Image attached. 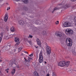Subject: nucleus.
Segmentation results:
<instances>
[{"label": "nucleus", "instance_id": "obj_1", "mask_svg": "<svg viewBox=\"0 0 76 76\" xmlns=\"http://www.w3.org/2000/svg\"><path fill=\"white\" fill-rule=\"evenodd\" d=\"M66 43L68 46H72L73 44L72 40L70 38H67L66 39Z\"/></svg>", "mask_w": 76, "mask_h": 76}, {"label": "nucleus", "instance_id": "obj_2", "mask_svg": "<svg viewBox=\"0 0 76 76\" xmlns=\"http://www.w3.org/2000/svg\"><path fill=\"white\" fill-rule=\"evenodd\" d=\"M39 63H41L43 61V56H42V51H40L39 56Z\"/></svg>", "mask_w": 76, "mask_h": 76}, {"label": "nucleus", "instance_id": "obj_3", "mask_svg": "<svg viewBox=\"0 0 76 76\" xmlns=\"http://www.w3.org/2000/svg\"><path fill=\"white\" fill-rule=\"evenodd\" d=\"M58 65L59 66H60V67H63L65 66H66L65 61H61L58 63Z\"/></svg>", "mask_w": 76, "mask_h": 76}, {"label": "nucleus", "instance_id": "obj_4", "mask_svg": "<svg viewBox=\"0 0 76 76\" xmlns=\"http://www.w3.org/2000/svg\"><path fill=\"white\" fill-rule=\"evenodd\" d=\"M63 25L64 27H70L72 26V24L67 22H65Z\"/></svg>", "mask_w": 76, "mask_h": 76}, {"label": "nucleus", "instance_id": "obj_5", "mask_svg": "<svg viewBox=\"0 0 76 76\" xmlns=\"http://www.w3.org/2000/svg\"><path fill=\"white\" fill-rule=\"evenodd\" d=\"M16 61L15 60H11L10 61V65L11 66H12V65H14L15 66H16Z\"/></svg>", "mask_w": 76, "mask_h": 76}, {"label": "nucleus", "instance_id": "obj_6", "mask_svg": "<svg viewBox=\"0 0 76 76\" xmlns=\"http://www.w3.org/2000/svg\"><path fill=\"white\" fill-rule=\"evenodd\" d=\"M66 33L67 35H69L72 34V30L70 28H67L66 30Z\"/></svg>", "mask_w": 76, "mask_h": 76}, {"label": "nucleus", "instance_id": "obj_7", "mask_svg": "<svg viewBox=\"0 0 76 76\" xmlns=\"http://www.w3.org/2000/svg\"><path fill=\"white\" fill-rule=\"evenodd\" d=\"M55 34L57 37H61L62 36V33L60 31H56L55 32Z\"/></svg>", "mask_w": 76, "mask_h": 76}, {"label": "nucleus", "instance_id": "obj_8", "mask_svg": "<svg viewBox=\"0 0 76 76\" xmlns=\"http://www.w3.org/2000/svg\"><path fill=\"white\" fill-rule=\"evenodd\" d=\"M14 53L15 54H16L18 52H17V49H14L13 51H12V50L11 49L10 50V51H9V53H10V54H12L13 53Z\"/></svg>", "mask_w": 76, "mask_h": 76}, {"label": "nucleus", "instance_id": "obj_9", "mask_svg": "<svg viewBox=\"0 0 76 76\" xmlns=\"http://www.w3.org/2000/svg\"><path fill=\"white\" fill-rule=\"evenodd\" d=\"M36 41L37 42V44L39 46L41 47V42H40V41L38 39V38L36 40Z\"/></svg>", "mask_w": 76, "mask_h": 76}, {"label": "nucleus", "instance_id": "obj_10", "mask_svg": "<svg viewBox=\"0 0 76 76\" xmlns=\"http://www.w3.org/2000/svg\"><path fill=\"white\" fill-rule=\"evenodd\" d=\"M19 24L20 25H24L25 24V23L24 21L22 20H20L18 21Z\"/></svg>", "mask_w": 76, "mask_h": 76}, {"label": "nucleus", "instance_id": "obj_11", "mask_svg": "<svg viewBox=\"0 0 76 76\" xmlns=\"http://www.w3.org/2000/svg\"><path fill=\"white\" fill-rule=\"evenodd\" d=\"M7 19H8V16L6 15H5V17L4 18V20L5 22H7Z\"/></svg>", "mask_w": 76, "mask_h": 76}, {"label": "nucleus", "instance_id": "obj_12", "mask_svg": "<svg viewBox=\"0 0 76 76\" xmlns=\"http://www.w3.org/2000/svg\"><path fill=\"white\" fill-rule=\"evenodd\" d=\"M15 42H20L19 41V39L18 37L15 38Z\"/></svg>", "mask_w": 76, "mask_h": 76}, {"label": "nucleus", "instance_id": "obj_13", "mask_svg": "<svg viewBox=\"0 0 76 76\" xmlns=\"http://www.w3.org/2000/svg\"><path fill=\"white\" fill-rule=\"evenodd\" d=\"M34 76H39V74H38V73L36 72H34Z\"/></svg>", "mask_w": 76, "mask_h": 76}, {"label": "nucleus", "instance_id": "obj_14", "mask_svg": "<svg viewBox=\"0 0 76 76\" xmlns=\"http://www.w3.org/2000/svg\"><path fill=\"white\" fill-rule=\"evenodd\" d=\"M70 62L69 61H67L66 62L65 61V66H68V65H69V64L70 63Z\"/></svg>", "mask_w": 76, "mask_h": 76}, {"label": "nucleus", "instance_id": "obj_15", "mask_svg": "<svg viewBox=\"0 0 76 76\" xmlns=\"http://www.w3.org/2000/svg\"><path fill=\"white\" fill-rule=\"evenodd\" d=\"M15 69H12V72H11V74L12 75H14V74H15Z\"/></svg>", "mask_w": 76, "mask_h": 76}, {"label": "nucleus", "instance_id": "obj_16", "mask_svg": "<svg viewBox=\"0 0 76 76\" xmlns=\"http://www.w3.org/2000/svg\"><path fill=\"white\" fill-rule=\"evenodd\" d=\"M47 55H50L51 53V50H47Z\"/></svg>", "mask_w": 76, "mask_h": 76}, {"label": "nucleus", "instance_id": "obj_17", "mask_svg": "<svg viewBox=\"0 0 76 76\" xmlns=\"http://www.w3.org/2000/svg\"><path fill=\"white\" fill-rule=\"evenodd\" d=\"M22 1L26 4H27L28 3V0H22Z\"/></svg>", "mask_w": 76, "mask_h": 76}, {"label": "nucleus", "instance_id": "obj_18", "mask_svg": "<svg viewBox=\"0 0 76 76\" xmlns=\"http://www.w3.org/2000/svg\"><path fill=\"white\" fill-rule=\"evenodd\" d=\"M46 50H51V48L50 46H48L46 47Z\"/></svg>", "mask_w": 76, "mask_h": 76}, {"label": "nucleus", "instance_id": "obj_19", "mask_svg": "<svg viewBox=\"0 0 76 76\" xmlns=\"http://www.w3.org/2000/svg\"><path fill=\"white\" fill-rule=\"evenodd\" d=\"M11 31L12 32H14L15 31V28L13 27H12L11 28Z\"/></svg>", "mask_w": 76, "mask_h": 76}, {"label": "nucleus", "instance_id": "obj_20", "mask_svg": "<svg viewBox=\"0 0 76 76\" xmlns=\"http://www.w3.org/2000/svg\"><path fill=\"white\" fill-rule=\"evenodd\" d=\"M42 34L43 35H47V33L45 31H44L42 32Z\"/></svg>", "mask_w": 76, "mask_h": 76}, {"label": "nucleus", "instance_id": "obj_21", "mask_svg": "<svg viewBox=\"0 0 76 76\" xmlns=\"http://www.w3.org/2000/svg\"><path fill=\"white\" fill-rule=\"evenodd\" d=\"M58 9H58V8L57 7H55L53 10V11L52 12V13H53V12H54L56 10H58Z\"/></svg>", "mask_w": 76, "mask_h": 76}, {"label": "nucleus", "instance_id": "obj_22", "mask_svg": "<svg viewBox=\"0 0 76 76\" xmlns=\"http://www.w3.org/2000/svg\"><path fill=\"white\" fill-rule=\"evenodd\" d=\"M20 43V42H17V43L15 44V46H18L19 45V44Z\"/></svg>", "mask_w": 76, "mask_h": 76}, {"label": "nucleus", "instance_id": "obj_23", "mask_svg": "<svg viewBox=\"0 0 76 76\" xmlns=\"http://www.w3.org/2000/svg\"><path fill=\"white\" fill-rule=\"evenodd\" d=\"M52 74H53V76H56V72H53V73H52Z\"/></svg>", "mask_w": 76, "mask_h": 76}, {"label": "nucleus", "instance_id": "obj_24", "mask_svg": "<svg viewBox=\"0 0 76 76\" xmlns=\"http://www.w3.org/2000/svg\"><path fill=\"white\" fill-rule=\"evenodd\" d=\"M18 52H20L21 50H22V48H19L18 49Z\"/></svg>", "mask_w": 76, "mask_h": 76}, {"label": "nucleus", "instance_id": "obj_25", "mask_svg": "<svg viewBox=\"0 0 76 76\" xmlns=\"http://www.w3.org/2000/svg\"><path fill=\"white\" fill-rule=\"evenodd\" d=\"M0 35L1 36V37L2 38L3 36V33H1L0 34Z\"/></svg>", "mask_w": 76, "mask_h": 76}, {"label": "nucleus", "instance_id": "obj_26", "mask_svg": "<svg viewBox=\"0 0 76 76\" xmlns=\"http://www.w3.org/2000/svg\"><path fill=\"white\" fill-rule=\"evenodd\" d=\"M32 37L33 36L32 35H29V36H28V38H32Z\"/></svg>", "mask_w": 76, "mask_h": 76}, {"label": "nucleus", "instance_id": "obj_27", "mask_svg": "<svg viewBox=\"0 0 76 76\" xmlns=\"http://www.w3.org/2000/svg\"><path fill=\"white\" fill-rule=\"evenodd\" d=\"M59 23V21H57L56 22V25H58V24Z\"/></svg>", "mask_w": 76, "mask_h": 76}, {"label": "nucleus", "instance_id": "obj_28", "mask_svg": "<svg viewBox=\"0 0 76 76\" xmlns=\"http://www.w3.org/2000/svg\"><path fill=\"white\" fill-rule=\"evenodd\" d=\"M64 47L65 48V49H67V45H65V46Z\"/></svg>", "mask_w": 76, "mask_h": 76}, {"label": "nucleus", "instance_id": "obj_29", "mask_svg": "<svg viewBox=\"0 0 76 76\" xmlns=\"http://www.w3.org/2000/svg\"><path fill=\"white\" fill-rule=\"evenodd\" d=\"M10 9V7H7V10H9Z\"/></svg>", "mask_w": 76, "mask_h": 76}, {"label": "nucleus", "instance_id": "obj_30", "mask_svg": "<svg viewBox=\"0 0 76 76\" xmlns=\"http://www.w3.org/2000/svg\"><path fill=\"white\" fill-rule=\"evenodd\" d=\"M65 7H66V8H67L68 7V5H66L65 6H64Z\"/></svg>", "mask_w": 76, "mask_h": 76}, {"label": "nucleus", "instance_id": "obj_31", "mask_svg": "<svg viewBox=\"0 0 76 76\" xmlns=\"http://www.w3.org/2000/svg\"><path fill=\"white\" fill-rule=\"evenodd\" d=\"M28 43L30 45H31L32 44V43H31V41H28Z\"/></svg>", "mask_w": 76, "mask_h": 76}, {"label": "nucleus", "instance_id": "obj_32", "mask_svg": "<svg viewBox=\"0 0 76 76\" xmlns=\"http://www.w3.org/2000/svg\"><path fill=\"white\" fill-rule=\"evenodd\" d=\"M17 68H18V69H20V68H21V66H17Z\"/></svg>", "mask_w": 76, "mask_h": 76}, {"label": "nucleus", "instance_id": "obj_33", "mask_svg": "<svg viewBox=\"0 0 76 76\" xmlns=\"http://www.w3.org/2000/svg\"><path fill=\"white\" fill-rule=\"evenodd\" d=\"M29 56L30 57H32V56H33V54H31V55H29Z\"/></svg>", "mask_w": 76, "mask_h": 76}, {"label": "nucleus", "instance_id": "obj_34", "mask_svg": "<svg viewBox=\"0 0 76 76\" xmlns=\"http://www.w3.org/2000/svg\"><path fill=\"white\" fill-rule=\"evenodd\" d=\"M2 39H1V38L0 37V44L1 43V40Z\"/></svg>", "mask_w": 76, "mask_h": 76}, {"label": "nucleus", "instance_id": "obj_35", "mask_svg": "<svg viewBox=\"0 0 76 76\" xmlns=\"http://www.w3.org/2000/svg\"><path fill=\"white\" fill-rule=\"evenodd\" d=\"M9 70V68H7V69H5V71H8Z\"/></svg>", "mask_w": 76, "mask_h": 76}, {"label": "nucleus", "instance_id": "obj_36", "mask_svg": "<svg viewBox=\"0 0 76 76\" xmlns=\"http://www.w3.org/2000/svg\"><path fill=\"white\" fill-rule=\"evenodd\" d=\"M24 52L25 53H26V54H28V52H27L26 51H25Z\"/></svg>", "mask_w": 76, "mask_h": 76}, {"label": "nucleus", "instance_id": "obj_37", "mask_svg": "<svg viewBox=\"0 0 76 76\" xmlns=\"http://www.w3.org/2000/svg\"><path fill=\"white\" fill-rule=\"evenodd\" d=\"M46 76H50V74H48Z\"/></svg>", "mask_w": 76, "mask_h": 76}, {"label": "nucleus", "instance_id": "obj_38", "mask_svg": "<svg viewBox=\"0 0 76 76\" xmlns=\"http://www.w3.org/2000/svg\"><path fill=\"white\" fill-rule=\"evenodd\" d=\"M16 1H20V0H15Z\"/></svg>", "mask_w": 76, "mask_h": 76}, {"label": "nucleus", "instance_id": "obj_39", "mask_svg": "<svg viewBox=\"0 0 76 76\" xmlns=\"http://www.w3.org/2000/svg\"><path fill=\"white\" fill-rule=\"evenodd\" d=\"M35 47H36V48H37L38 46L36 47V46H35Z\"/></svg>", "mask_w": 76, "mask_h": 76}, {"label": "nucleus", "instance_id": "obj_40", "mask_svg": "<svg viewBox=\"0 0 76 76\" xmlns=\"http://www.w3.org/2000/svg\"><path fill=\"white\" fill-rule=\"evenodd\" d=\"M44 63L45 64H47V62L45 61Z\"/></svg>", "mask_w": 76, "mask_h": 76}, {"label": "nucleus", "instance_id": "obj_41", "mask_svg": "<svg viewBox=\"0 0 76 76\" xmlns=\"http://www.w3.org/2000/svg\"><path fill=\"white\" fill-rule=\"evenodd\" d=\"M2 61V60H0V63H1Z\"/></svg>", "mask_w": 76, "mask_h": 76}, {"label": "nucleus", "instance_id": "obj_42", "mask_svg": "<svg viewBox=\"0 0 76 76\" xmlns=\"http://www.w3.org/2000/svg\"><path fill=\"white\" fill-rule=\"evenodd\" d=\"M59 5H62V3L61 4H59Z\"/></svg>", "mask_w": 76, "mask_h": 76}, {"label": "nucleus", "instance_id": "obj_43", "mask_svg": "<svg viewBox=\"0 0 76 76\" xmlns=\"http://www.w3.org/2000/svg\"><path fill=\"white\" fill-rule=\"evenodd\" d=\"M7 73H9V71H7Z\"/></svg>", "mask_w": 76, "mask_h": 76}, {"label": "nucleus", "instance_id": "obj_44", "mask_svg": "<svg viewBox=\"0 0 76 76\" xmlns=\"http://www.w3.org/2000/svg\"><path fill=\"white\" fill-rule=\"evenodd\" d=\"M71 1H74V0H71Z\"/></svg>", "mask_w": 76, "mask_h": 76}, {"label": "nucleus", "instance_id": "obj_45", "mask_svg": "<svg viewBox=\"0 0 76 76\" xmlns=\"http://www.w3.org/2000/svg\"><path fill=\"white\" fill-rule=\"evenodd\" d=\"M25 61H28V60H27V59H25Z\"/></svg>", "mask_w": 76, "mask_h": 76}, {"label": "nucleus", "instance_id": "obj_46", "mask_svg": "<svg viewBox=\"0 0 76 76\" xmlns=\"http://www.w3.org/2000/svg\"><path fill=\"white\" fill-rule=\"evenodd\" d=\"M28 62H29V63H30V61H28Z\"/></svg>", "mask_w": 76, "mask_h": 76}, {"label": "nucleus", "instance_id": "obj_47", "mask_svg": "<svg viewBox=\"0 0 76 76\" xmlns=\"http://www.w3.org/2000/svg\"><path fill=\"white\" fill-rule=\"evenodd\" d=\"M26 58H24V59H25Z\"/></svg>", "mask_w": 76, "mask_h": 76}, {"label": "nucleus", "instance_id": "obj_48", "mask_svg": "<svg viewBox=\"0 0 76 76\" xmlns=\"http://www.w3.org/2000/svg\"><path fill=\"white\" fill-rule=\"evenodd\" d=\"M31 59H32V58H30V59H31Z\"/></svg>", "mask_w": 76, "mask_h": 76}]
</instances>
